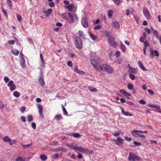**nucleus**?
I'll list each match as a JSON object with an SVG mask.
<instances>
[{
    "instance_id": "nucleus-46",
    "label": "nucleus",
    "mask_w": 161,
    "mask_h": 161,
    "mask_svg": "<svg viewBox=\"0 0 161 161\" xmlns=\"http://www.w3.org/2000/svg\"><path fill=\"white\" fill-rule=\"evenodd\" d=\"M1 8H2V12H3V13L4 15L6 17H8V14H7L6 11L5 9H4L3 8V7H2Z\"/></svg>"
},
{
    "instance_id": "nucleus-24",
    "label": "nucleus",
    "mask_w": 161,
    "mask_h": 161,
    "mask_svg": "<svg viewBox=\"0 0 161 161\" xmlns=\"http://www.w3.org/2000/svg\"><path fill=\"white\" fill-rule=\"evenodd\" d=\"M75 71L77 73H79L81 75H83L85 74L84 72L81 71L78 69V67L77 66H75Z\"/></svg>"
},
{
    "instance_id": "nucleus-50",
    "label": "nucleus",
    "mask_w": 161,
    "mask_h": 161,
    "mask_svg": "<svg viewBox=\"0 0 161 161\" xmlns=\"http://www.w3.org/2000/svg\"><path fill=\"white\" fill-rule=\"evenodd\" d=\"M3 80L5 83H7L9 81V78L7 76L4 77Z\"/></svg>"
},
{
    "instance_id": "nucleus-49",
    "label": "nucleus",
    "mask_w": 161,
    "mask_h": 161,
    "mask_svg": "<svg viewBox=\"0 0 161 161\" xmlns=\"http://www.w3.org/2000/svg\"><path fill=\"white\" fill-rule=\"evenodd\" d=\"M31 127L34 130L36 128V125L35 122H32L31 124Z\"/></svg>"
},
{
    "instance_id": "nucleus-22",
    "label": "nucleus",
    "mask_w": 161,
    "mask_h": 161,
    "mask_svg": "<svg viewBox=\"0 0 161 161\" xmlns=\"http://www.w3.org/2000/svg\"><path fill=\"white\" fill-rule=\"evenodd\" d=\"M138 64L140 68L142 70L144 71H147V70L145 68L142 63L140 61H139L138 62Z\"/></svg>"
},
{
    "instance_id": "nucleus-15",
    "label": "nucleus",
    "mask_w": 161,
    "mask_h": 161,
    "mask_svg": "<svg viewBox=\"0 0 161 161\" xmlns=\"http://www.w3.org/2000/svg\"><path fill=\"white\" fill-rule=\"evenodd\" d=\"M123 141L124 140L121 139L120 137H118L117 139V141H115V140H114V141L115 142V143L119 146H121V145Z\"/></svg>"
},
{
    "instance_id": "nucleus-61",
    "label": "nucleus",
    "mask_w": 161,
    "mask_h": 161,
    "mask_svg": "<svg viewBox=\"0 0 161 161\" xmlns=\"http://www.w3.org/2000/svg\"><path fill=\"white\" fill-rule=\"evenodd\" d=\"M17 19L19 21H21L22 20V17H21V16L19 15H17Z\"/></svg>"
},
{
    "instance_id": "nucleus-4",
    "label": "nucleus",
    "mask_w": 161,
    "mask_h": 161,
    "mask_svg": "<svg viewBox=\"0 0 161 161\" xmlns=\"http://www.w3.org/2000/svg\"><path fill=\"white\" fill-rule=\"evenodd\" d=\"M140 158L135 153L130 152L129 155L128 160L130 161H135L139 160Z\"/></svg>"
},
{
    "instance_id": "nucleus-3",
    "label": "nucleus",
    "mask_w": 161,
    "mask_h": 161,
    "mask_svg": "<svg viewBox=\"0 0 161 161\" xmlns=\"http://www.w3.org/2000/svg\"><path fill=\"white\" fill-rule=\"evenodd\" d=\"M78 19V17L76 14L75 13L72 14L69 13L67 20L69 23H73L74 22H77Z\"/></svg>"
},
{
    "instance_id": "nucleus-18",
    "label": "nucleus",
    "mask_w": 161,
    "mask_h": 161,
    "mask_svg": "<svg viewBox=\"0 0 161 161\" xmlns=\"http://www.w3.org/2000/svg\"><path fill=\"white\" fill-rule=\"evenodd\" d=\"M150 52L151 53L150 54V57L151 58L153 57L154 56V54H155V55L157 57L159 55L158 53V51L156 50L153 51V49H151Z\"/></svg>"
},
{
    "instance_id": "nucleus-36",
    "label": "nucleus",
    "mask_w": 161,
    "mask_h": 161,
    "mask_svg": "<svg viewBox=\"0 0 161 161\" xmlns=\"http://www.w3.org/2000/svg\"><path fill=\"white\" fill-rule=\"evenodd\" d=\"M8 6L9 7L10 9H11L13 7L12 3L11 0H6Z\"/></svg>"
},
{
    "instance_id": "nucleus-40",
    "label": "nucleus",
    "mask_w": 161,
    "mask_h": 161,
    "mask_svg": "<svg viewBox=\"0 0 161 161\" xmlns=\"http://www.w3.org/2000/svg\"><path fill=\"white\" fill-rule=\"evenodd\" d=\"M113 13V10H109L108 13V17L111 18L112 17Z\"/></svg>"
},
{
    "instance_id": "nucleus-21",
    "label": "nucleus",
    "mask_w": 161,
    "mask_h": 161,
    "mask_svg": "<svg viewBox=\"0 0 161 161\" xmlns=\"http://www.w3.org/2000/svg\"><path fill=\"white\" fill-rule=\"evenodd\" d=\"M113 26L115 29H118L119 27V24L118 22L115 21L112 22Z\"/></svg>"
},
{
    "instance_id": "nucleus-39",
    "label": "nucleus",
    "mask_w": 161,
    "mask_h": 161,
    "mask_svg": "<svg viewBox=\"0 0 161 161\" xmlns=\"http://www.w3.org/2000/svg\"><path fill=\"white\" fill-rule=\"evenodd\" d=\"M13 94L14 96L16 97H18L20 96L19 93L17 91H14L13 92Z\"/></svg>"
},
{
    "instance_id": "nucleus-19",
    "label": "nucleus",
    "mask_w": 161,
    "mask_h": 161,
    "mask_svg": "<svg viewBox=\"0 0 161 161\" xmlns=\"http://www.w3.org/2000/svg\"><path fill=\"white\" fill-rule=\"evenodd\" d=\"M129 72L130 74H136L137 73V71L136 69L130 67L129 69Z\"/></svg>"
},
{
    "instance_id": "nucleus-45",
    "label": "nucleus",
    "mask_w": 161,
    "mask_h": 161,
    "mask_svg": "<svg viewBox=\"0 0 161 161\" xmlns=\"http://www.w3.org/2000/svg\"><path fill=\"white\" fill-rule=\"evenodd\" d=\"M117 5H119L121 2V0H112Z\"/></svg>"
},
{
    "instance_id": "nucleus-47",
    "label": "nucleus",
    "mask_w": 161,
    "mask_h": 161,
    "mask_svg": "<svg viewBox=\"0 0 161 161\" xmlns=\"http://www.w3.org/2000/svg\"><path fill=\"white\" fill-rule=\"evenodd\" d=\"M130 77L132 80H134L136 78L135 76L133 74H130Z\"/></svg>"
},
{
    "instance_id": "nucleus-5",
    "label": "nucleus",
    "mask_w": 161,
    "mask_h": 161,
    "mask_svg": "<svg viewBox=\"0 0 161 161\" xmlns=\"http://www.w3.org/2000/svg\"><path fill=\"white\" fill-rule=\"evenodd\" d=\"M3 141L5 142H8L10 145H12L15 144L17 142V140L14 139L11 141V139L8 136H4L3 139Z\"/></svg>"
},
{
    "instance_id": "nucleus-16",
    "label": "nucleus",
    "mask_w": 161,
    "mask_h": 161,
    "mask_svg": "<svg viewBox=\"0 0 161 161\" xmlns=\"http://www.w3.org/2000/svg\"><path fill=\"white\" fill-rule=\"evenodd\" d=\"M75 44L77 48L80 49L82 47V41H75Z\"/></svg>"
},
{
    "instance_id": "nucleus-41",
    "label": "nucleus",
    "mask_w": 161,
    "mask_h": 161,
    "mask_svg": "<svg viewBox=\"0 0 161 161\" xmlns=\"http://www.w3.org/2000/svg\"><path fill=\"white\" fill-rule=\"evenodd\" d=\"M40 158L41 159L42 161L45 160L47 158V157L46 155L43 154L41 155L40 156Z\"/></svg>"
},
{
    "instance_id": "nucleus-38",
    "label": "nucleus",
    "mask_w": 161,
    "mask_h": 161,
    "mask_svg": "<svg viewBox=\"0 0 161 161\" xmlns=\"http://www.w3.org/2000/svg\"><path fill=\"white\" fill-rule=\"evenodd\" d=\"M28 121L30 122L33 120V117L32 115H28L27 117Z\"/></svg>"
},
{
    "instance_id": "nucleus-60",
    "label": "nucleus",
    "mask_w": 161,
    "mask_h": 161,
    "mask_svg": "<svg viewBox=\"0 0 161 161\" xmlns=\"http://www.w3.org/2000/svg\"><path fill=\"white\" fill-rule=\"evenodd\" d=\"M145 30L146 32L147 33H148V34H150L151 33L150 30L148 28H145Z\"/></svg>"
},
{
    "instance_id": "nucleus-54",
    "label": "nucleus",
    "mask_w": 161,
    "mask_h": 161,
    "mask_svg": "<svg viewBox=\"0 0 161 161\" xmlns=\"http://www.w3.org/2000/svg\"><path fill=\"white\" fill-rule=\"evenodd\" d=\"M63 110L64 112V114L65 115H68V114L66 111V109L64 107H63Z\"/></svg>"
},
{
    "instance_id": "nucleus-51",
    "label": "nucleus",
    "mask_w": 161,
    "mask_h": 161,
    "mask_svg": "<svg viewBox=\"0 0 161 161\" xmlns=\"http://www.w3.org/2000/svg\"><path fill=\"white\" fill-rule=\"evenodd\" d=\"M120 52L119 51H116L115 53V56L116 57H119L120 54Z\"/></svg>"
},
{
    "instance_id": "nucleus-31",
    "label": "nucleus",
    "mask_w": 161,
    "mask_h": 161,
    "mask_svg": "<svg viewBox=\"0 0 161 161\" xmlns=\"http://www.w3.org/2000/svg\"><path fill=\"white\" fill-rule=\"evenodd\" d=\"M31 158L29 157L26 160L25 159L22 158L20 157H18L16 160V161H29Z\"/></svg>"
},
{
    "instance_id": "nucleus-23",
    "label": "nucleus",
    "mask_w": 161,
    "mask_h": 161,
    "mask_svg": "<svg viewBox=\"0 0 161 161\" xmlns=\"http://www.w3.org/2000/svg\"><path fill=\"white\" fill-rule=\"evenodd\" d=\"M109 43L110 45L115 48L117 47L118 45L115 41H109Z\"/></svg>"
},
{
    "instance_id": "nucleus-25",
    "label": "nucleus",
    "mask_w": 161,
    "mask_h": 161,
    "mask_svg": "<svg viewBox=\"0 0 161 161\" xmlns=\"http://www.w3.org/2000/svg\"><path fill=\"white\" fill-rule=\"evenodd\" d=\"M105 34L106 36L108 38V40L113 41L114 40V39L112 37L111 34L110 33L108 32H106Z\"/></svg>"
},
{
    "instance_id": "nucleus-12",
    "label": "nucleus",
    "mask_w": 161,
    "mask_h": 161,
    "mask_svg": "<svg viewBox=\"0 0 161 161\" xmlns=\"http://www.w3.org/2000/svg\"><path fill=\"white\" fill-rule=\"evenodd\" d=\"M120 109L123 115L126 116H132L133 114L128 111H125L123 108H121Z\"/></svg>"
},
{
    "instance_id": "nucleus-6",
    "label": "nucleus",
    "mask_w": 161,
    "mask_h": 161,
    "mask_svg": "<svg viewBox=\"0 0 161 161\" xmlns=\"http://www.w3.org/2000/svg\"><path fill=\"white\" fill-rule=\"evenodd\" d=\"M64 7L65 8H67L69 11L75 12L76 11L77 7L73 4H70Z\"/></svg>"
},
{
    "instance_id": "nucleus-28",
    "label": "nucleus",
    "mask_w": 161,
    "mask_h": 161,
    "mask_svg": "<svg viewBox=\"0 0 161 161\" xmlns=\"http://www.w3.org/2000/svg\"><path fill=\"white\" fill-rule=\"evenodd\" d=\"M52 11L53 10L51 8H49L47 11H44L43 12L47 16H48L51 14Z\"/></svg>"
},
{
    "instance_id": "nucleus-42",
    "label": "nucleus",
    "mask_w": 161,
    "mask_h": 161,
    "mask_svg": "<svg viewBox=\"0 0 161 161\" xmlns=\"http://www.w3.org/2000/svg\"><path fill=\"white\" fill-rule=\"evenodd\" d=\"M112 134L115 136H117L120 135V132L119 131H118L114 133H112Z\"/></svg>"
},
{
    "instance_id": "nucleus-14",
    "label": "nucleus",
    "mask_w": 161,
    "mask_h": 161,
    "mask_svg": "<svg viewBox=\"0 0 161 161\" xmlns=\"http://www.w3.org/2000/svg\"><path fill=\"white\" fill-rule=\"evenodd\" d=\"M131 133L132 136L138 138L139 137L140 133L139 130H134L131 131Z\"/></svg>"
},
{
    "instance_id": "nucleus-7",
    "label": "nucleus",
    "mask_w": 161,
    "mask_h": 161,
    "mask_svg": "<svg viewBox=\"0 0 161 161\" xmlns=\"http://www.w3.org/2000/svg\"><path fill=\"white\" fill-rule=\"evenodd\" d=\"M76 151H78L82 153H88L89 152V150L87 148L83 147L81 146L77 147Z\"/></svg>"
},
{
    "instance_id": "nucleus-56",
    "label": "nucleus",
    "mask_w": 161,
    "mask_h": 161,
    "mask_svg": "<svg viewBox=\"0 0 161 161\" xmlns=\"http://www.w3.org/2000/svg\"><path fill=\"white\" fill-rule=\"evenodd\" d=\"M101 28V26L100 25H97L94 28V29L95 30H99Z\"/></svg>"
},
{
    "instance_id": "nucleus-20",
    "label": "nucleus",
    "mask_w": 161,
    "mask_h": 161,
    "mask_svg": "<svg viewBox=\"0 0 161 161\" xmlns=\"http://www.w3.org/2000/svg\"><path fill=\"white\" fill-rule=\"evenodd\" d=\"M119 92L120 93H123L124 95L125 96L130 97L131 96V94L130 93L127 92L124 89L120 90L119 91Z\"/></svg>"
},
{
    "instance_id": "nucleus-13",
    "label": "nucleus",
    "mask_w": 161,
    "mask_h": 161,
    "mask_svg": "<svg viewBox=\"0 0 161 161\" xmlns=\"http://www.w3.org/2000/svg\"><path fill=\"white\" fill-rule=\"evenodd\" d=\"M37 106L38 110V112L40 116H42L43 114V107L40 104H37Z\"/></svg>"
},
{
    "instance_id": "nucleus-64",
    "label": "nucleus",
    "mask_w": 161,
    "mask_h": 161,
    "mask_svg": "<svg viewBox=\"0 0 161 161\" xmlns=\"http://www.w3.org/2000/svg\"><path fill=\"white\" fill-rule=\"evenodd\" d=\"M67 65L69 67H71L72 66V62L69 61L68 62Z\"/></svg>"
},
{
    "instance_id": "nucleus-58",
    "label": "nucleus",
    "mask_w": 161,
    "mask_h": 161,
    "mask_svg": "<svg viewBox=\"0 0 161 161\" xmlns=\"http://www.w3.org/2000/svg\"><path fill=\"white\" fill-rule=\"evenodd\" d=\"M69 155L72 158L74 159H75V156L74 154H71V153H70Z\"/></svg>"
},
{
    "instance_id": "nucleus-43",
    "label": "nucleus",
    "mask_w": 161,
    "mask_h": 161,
    "mask_svg": "<svg viewBox=\"0 0 161 161\" xmlns=\"http://www.w3.org/2000/svg\"><path fill=\"white\" fill-rule=\"evenodd\" d=\"M54 118L55 119H57L58 120H59L62 118V116L60 114H58V115H56L55 116Z\"/></svg>"
},
{
    "instance_id": "nucleus-35",
    "label": "nucleus",
    "mask_w": 161,
    "mask_h": 161,
    "mask_svg": "<svg viewBox=\"0 0 161 161\" xmlns=\"http://www.w3.org/2000/svg\"><path fill=\"white\" fill-rule=\"evenodd\" d=\"M89 33L90 37L92 40H95L97 39V37L96 36H94L93 34L91 33L90 32H89Z\"/></svg>"
},
{
    "instance_id": "nucleus-62",
    "label": "nucleus",
    "mask_w": 161,
    "mask_h": 161,
    "mask_svg": "<svg viewBox=\"0 0 161 161\" xmlns=\"http://www.w3.org/2000/svg\"><path fill=\"white\" fill-rule=\"evenodd\" d=\"M144 46L145 47H148L149 46V44L147 41H146L145 42H144Z\"/></svg>"
},
{
    "instance_id": "nucleus-8",
    "label": "nucleus",
    "mask_w": 161,
    "mask_h": 161,
    "mask_svg": "<svg viewBox=\"0 0 161 161\" xmlns=\"http://www.w3.org/2000/svg\"><path fill=\"white\" fill-rule=\"evenodd\" d=\"M7 86L9 87V89L11 92L13 91L16 88V86L14 84V81L13 80L9 81L7 84Z\"/></svg>"
},
{
    "instance_id": "nucleus-52",
    "label": "nucleus",
    "mask_w": 161,
    "mask_h": 161,
    "mask_svg": "<svg viewBox=\"0 0 161 161\" xmlns=\"http://www.w3.org/2000/svg\"><path fill=\"white\" fill-rule=\"evenodd\" d=\"M20 118L22 121L24 123L26 122V119L25 116H21Z\"/></svg>"
},
{
    "instance_id": "nucleus-9",
    "label": "nucleus",
    "mask_w": 161,
    "mask_h": 161,
    "mask_svg": "<svg viewBox=\"0 0 161 161\" xmlns=\"http://www.w3.org/2000/svg\"><path fill=\"white\" fill-rule=\"evenodd\" d=\"M143 13L145 16L148 19H150V16L149 12L147 8H143Z\"/></svg>"
},
{
    "instance_id": "nucleus-34",
    "label": "nucleus",
    "mask_w": 161,
    "mask_h": 161,
    "mask_svg": "<svg viewBox=\"0 0 161 161\" xmlns=\"http://www.w3.org/2000/svg\"><path fill=\"white\" fill-rule=\"evenodd\" d=\"M12 53L15 56H17L19 53V51L17 49H14L11 50Z\"/></svg>"
},
{
    "instance_id": "nucleus-59",
    "label": "nucleus",
    "mask_w": 161,
    "mask_h": 161,
    "mask_svg": "<svg viewBox=\"0 0 161 161\" xmlns=\"http://www.w3.org/2000/svg\"><path fill=\"white\" fill-rule=\"evenodd\" d=\"M130 14V11L128 9H126L125 11V14L127 16L129 15Z\"/></svg>"
},
{
    "instance_id": "nucleus-2",
    "label": "nucleus",
    "mask_w": 161,
    "mask_h": 161,
    "mask_svg": "<svg viewBox=\"0 0 161 161\" xmlns=\"http://www.w3.org/2000/svg\"><path fill=\"white\" fill-rule=\"evenodd\" d=\"M96 60L99 61L98 58L97 56L94 57V59H91L90 60L91 64L95 69L98 70H100L101 66L100 65L98 62L96 61Z\"/></svg>"
},
{
    "instance_id": "nucleus-33",
    "label": "nucleus",
    "mask_w": 161,
    "mask_h": 161,
    "mask_svg": "<svg viewBox=\"0 0 161 161\" xmlns=\"http://www.w3.org/2000/svg\"><path fill=\"white\" fill-rule=\"evenodd\" d=\"M153 34L157 37V39L161 40V36H158V32L157 31L155 30L153 32Z\"/></svg>"
},
{
    "instance_id": "nucleus-27",
    "label": "nucleus",
    "mask_w": 161,
    "mask_h": 161,
    "mask_svg": "<svg viewBox=\"0 0 161 161\" xmlns=\"http://www.w3.org/2000/svg\"><path fill=\"white\" fill-rule=\"evenodd\" d=\"M69 14V12L64 13L62 14V17L64 19L67 20Z\"/></svg>"
},
{
    "instance_id": "nucleus-53",
    "label": "nucleus",
    "mask_w": 161,
    "mask_h": 161,
    "mask_svg": "<svg viewBox=\"0 0 161 161\" xmlns=\"http://www.w3.org/2000/svg\"><path fill=\"white\" fill-rule=\"evenodd\" d=\"M4 107V105L3 103L1 101H0V109H3Z\"/></svg>"
},
{
    "instance_id": "nucleus-32",
    "label": "nucleus",
    "mask_w": 161,
    "mask_h": 161,
    "mask_svg": "<svg viewBox=\"0 0 161 161\" xmlns=\"http://www.w3.org/2000/svg\"><path fill=\"white\" fill-rule=\"evenodd\" d=\"M79 35L80 40L84 39V35L83 31H79L78 32Z\"/></svg>"
},
{
    "instance_id": "nucleus-1",
    "label": "nucleus",
    "mask_w": 161,
    "mask_h": 161,
    "mask_svg": "<svg viewBox=\"0 0 161 161\" xmlns=\"http://www.w3.org/2000/svg\"><path fill=\"white\" fill-rule=\"evenodd\" d=\"M100 70H103L108 73L112 74L113 72L114 69L110 65L105 64L101 65Z\"/></svg>"
},
{
    "instance_id": "nucleus-11",
    "label": "nucleus",
    "mask_w": 161,
    "mask_h": 161,
    "mask_svg": "<svg viewBox=\"0 0 161 161\" xmlns=\"http://www.w3.org/2000/svg\"><path fill=\"white\" fill-rule=\"evenodd\" d=\"M82 25L85 28H87L88 26L87 20L86 18H84L81 21Z\"/></svg>"
},
{
    "instance_id": "nucleus-63",
    "label": "nucleus",
    "mask_w": 161,
    "mask_h": 161,
    "mask_svg": "<svg viewBox=\"0 0 161 161\" xmlns=\"http://www.w3.org/2000/svg\"><path fill=\"white\" fill-rule=\"evenodd\" d=\"M100 19H97L95 21H94L93 22L94 24V25H95L96 24L98 23L100 21Z\"/></svg>"
},
{
    "instance_id": "nucleus-48",
    "label": "nucleus",
    "mask_w": 161,
    "mask_h": 161,
    "mask_svg": "<svg viewBox=\"0 0 161 161\" xmlns=\"http://www.w3.org/2000/svg\"><path fill=\"white\" fill-rule=\"evenodd\" d=\"M88 89L92 92H95L97 90L96 88L92 87H89Z\"/></svg>"
},
{
    "instance_id": "nucleus-37",
    "label": "nucleus",
    "mask_w": 161,
    "mask_h": 161,
    "mask_svg": "<svg viewBox=\"0 0 161 161\" xmlns=\"http://www.w3.org/2000/svg\"><path fill=\"white\" fill-rule=\"evenodd\" d=\"M121 51L123 52H125L126 51V47L125 45H124L123 43L121 42Z\"/></svg>"
},
{
    "instance_id": "nucleus-30",
    "label": "nucleus",
    "mask_w": 161,
    "mask_h": 161,
    "mask_svg": "<svg viewBox=\"0 0 161 161\" xmlns=\"http://www.w3.org/2000/svg\"><path fill=\"white\" fill-rule=\"evenodd\" d=\"M69 135L75 138H80L81 136L80 135L77 133H71Z\"/></svg>"
},
{
    "instance_id": "nucleus-55",
    "label": "nucleus",
    "mask_w": 161,
    "mask_h": 161,
    "mask_svg": "<svg viewBox=\"0 0 161 161\" xmlns=\"http://www.w3.org/2000/svg\"><path fill=\"white\" fill-rule=\"evenodd\" d=\"M139 103L142 104L144 105L146 104L145 101L143 100H141L139 101Z\"/></svg>"
},
{
    "instance_id": "nucleus-44",
    "label": "nucleus",
    "mask_w": 161,
    "mask_h": 161,
    "mask_svg": "<svg viewBox=\"0 0 161 161\" xmlns=\"http://www.w3.org/2000/svg\"><path fill=\"white\" fill-rule=\"evenodd\" d=\"M127 87L129 90H131L133 88V86L131 83H129Z\"/></svg>"
},
{
    "instance_id": "nucleus-10",
    "label": "nucleus",
    "mask_w": 161,
    "mask_h": 161,
    "mask_svg": "<svg viewBox=\"0 0 161 161\" xmlns=\"http://www.w3.org/2000/svg\"><path fill=\"white\" fill-rule=\"evenodd\" d=\"M20 65L23 68H24L25 66V60L24 58L23 57L22 54L21 53H20Z\"/></svg>"
},
{
    "instance_id": "nucleus-17",
    "label": "nucleus",
    "mask_w": 161,
    "mask_h": 161,
    "mask_svg": "<svg viewBox=\"0 0 161 161\" xmlns=\"http://www.w3.org/2000/svg\"><path fill=\"white\" fill-rule=\"evenodd\" d=\"M38 80L39 83L41 86L42 87H44L45 86V83L42 76H40Z\"/></svg>"
},
{
    "instance_id": "nucleus-29",
    "label": "nucleus",
    "mask_w": 161,
    "mask_h": 161,
    "mask_svg": "<svg viewBox=\"0 0 161 161\" xmlns=\"http://www.w3.org/2000/svg\"><path fill=\"white\" fill-rule=\"evenodd\" d=\"M148 106L150 108H156L157 109H159L160 107L156 105H153L151 104H149Z\"/></svg>"
},
{
    "instance_id": "nucleus-26",
    "label": "nucleus",
    "mask_w": 161,
    "mask_h": 161,
    "mask_svg": "<svg viewBox=\"0 0 161 161\" xmlns=\"http://www.w3.org/2000/svg\"><path fill=\"white\" fill-rule=\"evenodd\" d=\"M66 146L69 147L71 148L75 151H76L77 147L74 145L73 144H66Z\"/></svg>"
},
{
    "instance_id": "nucleus-57",
    "label": "nucleus",
    "mask_w": 161,
    "mask_h": 161,
    "mask_svg": "<svg viewBox=\"0 0 161 161\" xmlns=\"http://www.w3.org/2000/svg\"><path fill=\"white\" fill-rule=\"evenodd\" d=\"M133 143L137 146H140L141 145V143L136 141H134Z\"/></svg>"
}]
</instances>
